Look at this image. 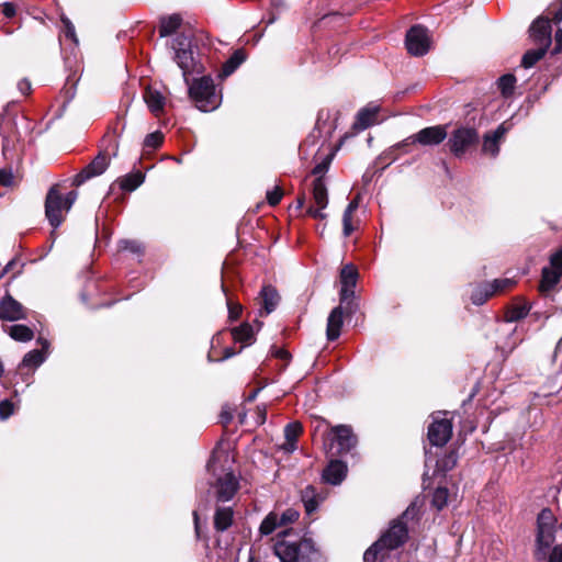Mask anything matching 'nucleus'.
I'll return each mask as SVG.
<instances>
[{"mask_svg":"<svg viewBox=\"0 0 562 562\" xmlns=\"http://www.w3.org/2000/svg\"><path fill=\"white\" fill-rule=\"evenodd\" d=\"M419 513L418 502L414 501L402 514L394 519L390 528L363 554V562H385L390 551L403 546L408 538V522Z\"/></svg>","mask_w":562,"mask_h":562,"instance_id":"obj_1","label":"nucleus"},{"mask_svg":"<svg viewBox=\"0 0 562 562\" xmlns=\"http://www.w3.org/2000/svg\"><path fill=\"white\" fill-rule=\"evenodd\" d=\"M498 88L504 97H509L514 92L516 78L514 75L507 74L498 79Z\"/></svg>","mask_w":562,"mask_h":562,"instance_id":"obj_37","label":"nucleus"},{"mask_svg":"<svg viewBox=\"0 0 562 562\" xmlns=\"http://www.w3.org/2000/svg\"><path fill=\"white\" fill-rule=\"evenodd\" d=\"M233 509L231 507H217L214 516V527L217 531L227 530L233 522Z\"/></svg>","mask_w":562,"mask_h":562,"instance_id":"obj_28","label":"nucleus"},{"mask_svg":"<svg viewBox=\"0 0 562 562\" xmlns=\"http://www.w3.org/2000/svg\"><path fill=\"white\" fill-rule=\"evenodd\" d=\"M109 166V159L105 155H98L86 168H83L75 178V184L80 186L88 179L102 175Z\"/></svg>","mask_w":562,"mask_h":562,"instance_id":"obj_18","label":"nucleus"},{"mask_svg":"<svg viewBox=\"0 0 562 562\" xmlns=\"http://www.w3.org/2000/svg\"><path fill=\"white\" fill-rule=\"evenodd\" d=\"M63 22L65 24V34H66V36L71 38L74 42L77 43L76 32H75L74 24L68 19H63Z\"/></svg>","mask_w":562,"mask_h":562,"instance_id":"obj_51","label":"nucleus"},{"mask_svg":"<svg viewBox=\"0 0 562 562\" xmlns=\"http://www.w3.org/2000/svg\"><path fill=\"white\" fill-rule=\"evenodd\" d=\"M553 21L560 23L562 21V1L560 8L553 14Z\"/></svg>","mask_w":562,"mask_h":562,"instance_id":"obj_58","label":"nucleus"},{"mask_svg":"<svg viewBox=\"0 0 562 562\" xmlns=\"http://www.w3.org/2000/svg\"><path fill=\"white\" fill-rule=\"evenodd\" d=\"M330 434L331 449L336 448L337 453L349 452L357 443V437L349 426L339 425L333 427Z\"/></svg>","mask_w":562,"mask_h":562,"instance_id":"obj_13","label":"nucleus"},{"mask_svg":"<svg viewBox=\"0 0 562 562\" xmlns=\"http://www.w3.org/2000/svg\"><path fill=\"white\" fill-rule=\"evenodd\" d=\"M233 339L237 342L250 345L254 341V330L249 324H241L232 329Z\"/></svg>","mask_w":562,"mask_h":562,"instance_id":"obj_31","label":"nucleus"},{"mask_svg":"<svg viewBox=\"0 0 562 562\" xmlns=\"http://www.w3.org/2000/svg\"><path fill=\"white\" fill-rule=\"evenodd\" d=\"M273 550L281 562H317L322 557L311 537H299L292 530L279 535Z\"/></svg>","mask_w":562,"mask_h":562,"instance_id":"obj_2","label":"nucleus"},{"mask_svg":"<svg viewBox=\"0 0 562 562\" xmlns=\"http://www.w3.org/2000/svg\"><path fill=\"white\" fill-rule=\"evenodd\" d=\"M530 37L538 46L551 45V23L549 19L538 18L530 26Z\"/></svg>","mask_w":562,"mask_h":562,"instance_id":"obj_16","label":"nucleus"},{"mask_svg":"<svg viewBox=\"0 0 562 562\" xmlns=\"http://www.w3.org/2000/svg\"><path fill=\"white\" fill-rule=\"evenodd\" d=\"M246 59V55L241 49H237L234 54L224 63L222 72L224 76L232 75Z\"/></svg>","mask_w":562,"mask_h":562,"instance_id":"obj_33","label":"nucleus"},{"mask_svg":"<svg viewBox=\"0 0 562 562\" xmlns=\"http://www.w3.org/2000/svg\"><path fill=\"white\" fill-rule=\"evenodd\" d=\"M347 314L346 304L336 306L329 314L327 319V338L333 341L340 336V330L344 325V315Z\"/></svg>","mask_w":562,"mask_h":562,"instance_id":"obj_20","label":"nucleus"},{"mask_svg":"<svg viewBox=\"0 0 562 562\" xmlns=\"http://www.w3.org/2000/svg\"><path fill=\"white\" fill-rule=\"evenodd\" d=\"M8 154V145L7 142L3 143V155L7 156Z\"/></svg>","mask_w":562,"mask_h":562,"instance_id":"obj_63","label":"nucleus"},{"mask_svg":"<svg viewBox=\"0 0 562 562\" xmlns=\"http://www.w3.org/2000/svg\"><path fill=\"white\" fill-rule=\"evenodd\" d=\"M45 361V355L43 353L42 350H31L29 351L23 360H22V364L24 367H38L41 366L43 362Z\"/></svg>","mask_w":562,"mask_h":562,"instance_id":"obj_38","label":"nucleus"},{"mask_svg":"<svg viewBox=\"0 0 562 562\" xmlns=\"http://www.w3.org/2000/svg\"><path fill=\"white\" fill-rule=\"evenodd\" d=\"M260 299H261L262 307L265 310L266 315H268L272 311H274L280 301V296H279L277 290L271 285L262 286V289L260 291Z\"/></svg>","mask_w":562,"mask_h":562,"instance_id":"obj_27","label":"nucleus"},{"mask_svg":"<svg viewBox=\"0 0 562 562\" xmlns=\"http://www.w3.org/2000/svg\"><path fill=\"white\" fill-rule=\"evenodd\" d=\"M449 492L446 487H438L432 494V505L438 509H442L448 503Z\"/></svg>","mask_w":562,"mask_h":562,"instance_id":"obj_39","label":"nucleus"},{"mask_svg":"<svg viewBox=\"0 0 562 562\" xmlns=\"http://www.w3.org/2000/svg\"><path fill=\"white\" fill-rule=\"evenodd\" d=\"M514 284L515 281L513 279H496L490 283V286L493 289V294H495L510 289Z\"/></svg>","mask_w":562,"mask_h":562,"instance_id":"obj_41","label":"nucleus"},{"mask_svg":"<svg viewBox=\"0 0 562 562\" xmlns=\"http://www.w3.org/2000/svg\"><path fill=\"white\" fill-rule=\"evenodd\" d=\"M358 271L351 263L346 265L340 271V303L346 304L348 314H353L357 311V305L352 302L355 295V288L357 284Z\"/></svg>","mask_w":562,"mask_h":562,"instance_id":"obj_5","label":"nucleus"},{"mask_svg":"<svg viewBox=\"0 0 562 562\" xmlns=\"http://www.w3.org/2000/svg\"><path fill=\"white\" fill-rule=\"evenodd\" d=\"M144 182V176L139 172L127 175L120 181V187L124 191H134Z\"/></svg>","mask_w":562,"mask_h":562,"instance_id":"obj_36","label":"nucleus"},{"mask_svg":"<svg viewBox=\"0 0 562 562\" xmlns=\"http://www.w3.org/2000/svg\"><path fill=\"white\" fill-rule=\"evenodd\" d=\"M477 142L479 134L475 128L460 127L452 132L448 145L456 157H462Z\"/></svg>","mask_w":562,"mask_h":562,"instance_id":"obj_6","label":"nucleus"},{"mask_svg":"<svg viewBox=\"0 0 562 562\" xmlns=\"http://www.w3.org/2000/svg\"><path fill=\"white\" fill-rule=\"evenodd\" d=\"M346 473V464L339 460H333L323 471V479L329 484L338 485L345 479Z\"/></svg>","mask_w":562,"mask_h":562,"instance_id":"obj_21","label":"nucleus"},{"mask_svg":"<svg viewBox=\"0 0 562 562\" xmlns=\"http://www.w3.org/2000/svg\"><path fill=\"white\" fill-rule=\"evenodd\" d=\"M561 347H562V337L559 339L558 345H557V348H561Z\"/></svg>","mask_w":562,"mask_h":562,"instance_id":"obj_64","label":"nucleus"},{"mask_svg":"<svg viewBox=\"0 0 562 562\" xmlns=\"http://www.w3.org/2000/svg\"><path fill=\"white\" fill-rule=\"evenodd\" d=\"M7 331L10 337L16 341L25 342L32 340L34 337L33 330L30 327L21 324L8 327Z\"/></svg>","mask_w":562,"mask_h":562,"instance_id":"obj_30","label":"nucleus"},{"mask_svg":"<svg viewBox=\"0 0 562 562\" xmlns=\"http://www.w3.org/2000/svg\"><path fill=\"white\" fill-rule=\"evenodd\" d=\"M13 413L14 406L10 401L4 400L0 402V418L2 420L8 419Z\"/></svg>","mask_w":562,"mask_h":562,"instance_id":"obj_45","label":"nucleus"},{"mask_svg":"<svg viewBox=\"0 0 562 562\" xmlns=\"http://www.w3.org/2000/svg\"><path fill=\"white\" fill-rule=\"evenodd\" d=\"M562 271L552 267H544L542 269L541 281L539 289L541 292H548L552 290L561 280Z\"/></svg>","mask_w":562,"mask_h":562,"instance_id":"obj_26","label":"nucleus"},{"mask_svg":"<svg viewBox=\"0 0 562 562\" xmlns=\"http://www.w3.org/2000/svg\"><path fill=\"white\" fill-rule=\"evenodd\" d=\"M181 25V18L178 14H172L160 20L159 35L161 37L170 36Z\"/></svg>","mask_w":562,"mask_h":562,"instance_id":"obj_29","label":"nucleus"},{"mask_svg":"<svg viewBox=\"0 0 562 562\" xmlns=\"http://www.w3.org/2000/svg\"><path fill=\"white\" fill-rule=\"evenodd\" d=\"M12 180H13V176H12L11 171L0 170V183L2 186H5V187L11 186Z\"/></svg>","mask_w":562,"mask_h":562,"instance_id":"obj_53","label":"nucleus"},{"mask_svg":"<svg viewBox=\"0 0 562 562\" xmlns=\"http://www.w3.org/2000/svg\"><path fill=\"white\" fill-rule=\"evenodd\" d=\"M162 140H164L162 133L157 131V132L150 133L146 136V138L144 140V146L146 148L156 149L162 144Z\"/></svg>","mask_w":562,"mask_h":562,"instance_id":"obj_40","label":"nucleus"},{"mask_svg":"<svg viewBox=\"0 0 562 562\" xmlns=\"http://www.w3.org/2000/svg\"><path fill=\"white\" fill-rule=\"evenodd\" d=\"M550 267L562 271V247L551 255L550 257Z\"/></svg>","mask_w":562,"mask_h":562,"instance_id":"obj_47","label":"nucleus"},{"mask_svg":"<svg viewBox=\"0 0 562 562\" xmlns=\"http://www.w3.org/2000/svg\"><path fill=\"white\" fill-rule=\"evenodd\" d=\"M562 531V522L557 526V518L550 508H543L537 517V537L535 557L538 561L547 560L548 551L555 541V532Z\"/></svg>","mask_w":562,"mask_h":562,"instance_id":"obj_3","label":"nucleus"},{"mask_svg":"<svg viewBox=\"0 0 562 562\" xmlns=\"http://www.w3.org/2000/svg\"><path fill=\"white\" fill-rule=\"evenodd\" d=\"M193 515H194L195 532L199 536V524H198L199 518H198L196 512H194Z\"/></svg>","mask_w":562,"mask_h":562,"instance_id":"obj_62","label":"nucleus"},{"mask_svg":"<svg viewBox=\"0 0 562 562\" xmlns=\"http://www.w3.org/2000/svg\"><path fill=\"white\" fill-rule=\"evenodd\" d=\"M331 162V155H327L321 162H318L314 168L312 173L316 176V178H322L325 172L328 170L329 165Z\"/></svg>","mask_w":562,"mask_h":562,"instance_id":"obj_42","label":"nucleus"},{"mask_svg":"<svg viewBox=\"0 0 562 562\" xmlns=\"http://www.w3.org/2000/svg\"><path fill=\"white\" fill-rule=\"evenodd\" d=\"M355 212H349V210H345L344 212V215H342V232H344V235L345 237H348L352 234V232L355 231V226L352 225L351 223V220H352V214Z\"/></svg>","mask_w":562,"mask_h":562,"instance_id":"obj_43","label":"nucleus"},{"mask_svg":"<svg viewBox=\"0 0 562 562\" xmlns=\"http://www.w3.org/2000/svg\"><path fill=\"white\" fill-rule=\"evenodd\" d=\"M405 45L411 55L423 56L430 48V38L427 30L420 25L412 26L405 38Z\"/></svg>","mask_w":562,"mask_h":562,"instance_id":"obj_9","label":"nucleus"},{"mask_svg":"<svg viewBox=\"0 0 562 562\" xmlns=\"http://www.w3.org/2000/svg\"><path fill=\"white\" fill-rule=\"evenodd\" d=\"M492 295H493V289L490 286V283H482L472 290L471 301L475 305H482Z\"/></svg>","mask_w":562,"mask_h":562,"instance_id":"obj_32","label":"nucleus"},{"mask_svg":"<svg viewBox=\"0 0 562 562\" xmlns=\"http://www.w3.org/2000/svg\"><path fill=\"white\" fill-rule=\"evenodd\" d=\"M228 314L232 319H237L241 313V305L227 301Z\"/></svg>","mask_w":562,"mask_h":562,"instance_id":"obj_50","label":"nucleus"},{"mask_svg":"<svg viewBox=\"0 0 562 562\" xmlns=\"http://www.w3.org/2000/svg\"><path fill=\"white\" fill-rule=\"evenodd\" d=\"M19 91L26 95L31 92V82L27 79H22L18 82Z\"/></svg>","mask_w":562,"mask_h":562,"instance_id":"obj_55","label":"nucleus"},{"mask_svg":"<svg viewBox=\"0 0 562 562\" xmlns=\"http://www.w3.org/2000/svg\"><path fill=\"white\" fill-rule=\"evenodd\" d=\"M66 213L63 195L56 187L50 188L45 201V214L49 224L55 228L58 227L63 223Z\"/></svg>","mask_w":562,"mask_h":562,"instance_id":"obj_11","label":"nucleus"},{"mask_svg":"<svg viewBox=\"0 0 562 562\" xmlns=\"http://www.w3.org/2000/svg\"><path fill=\"white\" fill-rule=\"evenodd\" d=\"M360 194H357L346 207L349 212H356L359 207Z\"/></svg>","mask_w":562,"mask_h":562,"instance_id":"obj_57","label":"nucleus"},{"mask_svg":"<svg viewBox=\"0 0 562 562\" xmlns=\"http://www.w3.org/2000/svg\"><path fill=\"white\" fill-rule=\"evenodd\" d=\"M548 48L546 46H538L536 49L527 50L522 56L521 66L531 68L546 55Z\"/></svg>","mask_w":562,"mask_h":562,"instance_id":"obj_34","label":"nucleus"},{"mask_svg":"<svg viewBox=\"0 0 562 562\" xmlns=\"http://www.w3.org/2000/svg\"><path fill=\"white\" fill-rule=\"evenodd\" d=\"M530 306L528 303L515 304L508 308L506 319L508 322H517L526 317L529 313Z\"/></svg>","mask_w":562,"mask_h":562,"instance_id":"obj_35","label":"nucleus"},{"mask_svg":"<svg viewBox=\"0 0 562 562\" xmlns=\"http://www.w3.org/2000/svg\"><path fill=\"white\" fill-rule=\"evenodd\" d=\"M507 133L504 124H501L493 133L486 134L483 142V151L495 157L499 151V142Z\"/></svg>","mask_w":562,"mask_h":562,"instance_id":"obj_23","label":"nucleus"},{"mask_svg":"<svg viewBox=\"0 0 562 562\" xmlns=\"http://www.w3.org/2000/svg\"><path fill=\"white\" fill-rule=\"evenodd\" d=\"M235 355V351L232 348H226L224 351V356L221 358V360L228 359Z\"/></svg>","mask_w":562,"mask_h":562,"instance_id":"obj_59","label":"nucleus"},{"mask_svg":"<svg viewBox=\"0 0 562 562\" xmlns=\"http://www.w3.org/2000/svg\"><path fill=\"white\" fill-rule=\"evenodd\" d=\"M2 13L4 14L5 18L10 19L12 16H14L15 14V8L12 3H4L3 4V9H2Z\"/></svg>","mask_w":562,"mask_h":562,"instance_id":"obj_56","label":"nucleus"},{"mask_svg":"<svg viewBox=\"0 0 562 562\" xmlns=\"http://www.w3.org/2000/svg\"><path fill=\"white\" fill-rule=\"evenodd\" d=\"M77 196H78V193L76 191H69L65 196L63 195V202L65 203V212L70 211Z\"/></svg>","mask_w":562,"mask_h":562,"instance_id":"obj_49","label":"nucleus"},{"mask_svg":"<svg viewBox=\"0 0 562 562\" xmlns=\"http://www.w3.org/2000/svg\"><path fill=\"white\" fill-rule=\"evenodd\" d=\"M302 425L299 422L290 423L284 428L285 442L282 449L286 452H293L296 449V441L302 434Z\"/></svg>","mask_w":562,"mask_h":562,"instance_id":"obj_25","label":"nucleus"},{"mask_svg":"<svg viewBox=\"0 0 562 562\" xmlns=\"http://www.w3.org/2000/svg\"><path fill=\"white\" fill-rule=\"evenodd\" d=\"M300 517L295 508H286L282 513L271 512L262 520L259 531L261 535H271L279 527H286L295 522Z\"/></svg>","mask_w":562,"mask_h":562,"instance_id":"obj_7","label":"nucleus"},{"mask_svg":"<svg viewBox=\"0 0 562 562\" xmlns=\"http://www.w3.org/2000/svg\"><path fill=\"white\" fill-rule=\"evenodd\" d=\"M548 562H562V544L554 546L551 552L548 551Z\"/></svg>","mask_w":562,"mask_h":562,"instance_id":"obj_46","label":"nucleus"},{"mask_svg":"<svg viewBox=\"0 0 562 562\" xmlns=\"http://www.w3.org/2000/svg\"><path fill=\"white\" fill-rule=\"evenodd\" d=\"M238 480L233 472H227L217 480L216 498L218 502L231 501L238 490Z\"/></svg>","mask_w":562,"mask_h":562,"instance_id":"obj_17","label":"nucleus"},{"mask_svg":"<svg viewBox=\"0 0 562 562\" xmlns=\"http://www.w3.org/2000/svg\"><path fill=\"white\" fill-rule=\"evenodd\" d=\"M177 47L175 60L179 68L182 70L186 83H189L188 76L191 72L196 71V65L193 58V53L189 49L190 42L186 36L178 37L176 40Z\"/></svg>","mask_w":562,"mask_h":562,"instance_id":"obj_10","label":"nucleus"},{"mask_svg":"<svg viewBox=\"0 0 562 562\" xmlns=\"http://www.w3.org/2000/svg\"><path fill=\"white\" fill-rule=\"evenodd\" d=\"M143 98L154 115L159 116L162 113L165 108V97L158 90L148 87L145 89Z\"/></svg>","mask_w":562,"mask_h":562,"instance_id":"obj_24","label":"nucleus"},{"mask_svg":"<svg viewBox=\"0 0 562 562\" xmlns=\"http://www.w3.org/2000/svg\"><path fill=\"white\" fill-rule=\"evenodd\" d=\"M379 111L380 106L373 103H369L364 108L360 109L352 125L353 130L364 131L378 123Z\"/></svg>","mask_w":562,"mask_h":562,"instance_id":"obj_19","label":"nucleus"},{"mask_svg":"<svg viewBox=\"0 0 562 562\" xmlns=\"http://www.w3.org/2000/svg\"><path fill=\"white\" fill-rule=\"evenodd\" d=\"M555 46L554 48L552 49V54L553 55H558L562 52V29H559L557 32H555Z\"/></svg>","mask_w":562,"mask_h":562,"instance_id":"obj_52","label":"nucleus"},{"mask_svg":"<svg viewBox=\"0 0 562 562\" xmlns=\"http://www.w3.org/2000/svg\"><path fill=\"white\" fill-rule=\"evenodd\" d=\"M283 195L280 187H276L273 190L267 192V201L271 206L279 204Z\"/></svg>","mask_w":562,"mask_h":562,"instance_id":"obj_44","label":"nucleus"},{"mask_svg":"<svg viewBox=\"0 0 562 562\" xmlns=\"http://www.w3.org/2000/svg\"><path fill=\"white\" fill-rule=\"evenodd\" d=\"M119 247L122 250H130L132 252H139L140 246L134 240H121Z\"/></svg>","mask_w":562,"mask_h":562,"instance_id":"obj_48","label":"nucleus"},{"mask_svg":"<svg viewBox=\"0 0 562 562\" xmlns=\"http://www.w3.org/2000/svg\"><path fill=\"white\" fill-rule=\"evenodd\" d=\"M445 125H435L420 130L405 139L406 144H420L423 146H435L442 143L447 137Z\"/></svg>","mask_w":562,"mask_h":562,"instance_id":"obj_12","label":"nucleus"},{"mask_svg":"<svg viewBox=\"0 0 562 562\" xmlns=\"http://www.w3.org/2000/svg\"><path fill=\"white\" fill-rule=\"evenodd\" d=\"M452 436V423L450 419H434L428 427V440L432 446H445Z\"/></svg>","mask_w":562,"mask_h":562,"instance_id":"obj_14","label":"nucleus"},{"mask_svg":"<svg viewBox=\"0 0 562 562\" xmlns=\"http://www.w3.org/2000/svg\"><path fill=\"white\" fill-rule=\"evenodd\" d=\"M304 203H305L304 196H299L297 200H296L295 209L296 210L303 209Z\"/></svg>","mask_w":562,"mask_h":562,"instance_id":"obj_60","label":"nucleus"},{"mask_svg":"<svg viewBox=\"0 0 562 562\" xmlns=\"http://www.w3.org/2000/svg\"><path fill=\"white\" fill-rule=\"evenodd\" d=\"M187 85L189 97L200 111L211 112L221 105L222 95L216 91L212 77L203 76Z\"/></svg>","mask_w":562,"mask_h":562,"instance_id":"obj_4","label":"nucleus"},{"mask_svg":"<svg viewBox=\"0 0 562 562\" xmlns=\"http://www.w3.org/2000/svg\"><path fill=\"white\" fill-rule=\"evenodd\" d=\"M312 199L313 204L306 209L305 214L313 218L325 220L327 214L324 213V210L328 205V193L324 179L316 178L313 181Z\"/></svg>","mask_w":562,"mask_h":562,"instance_id":"obj_8","label":"nucleus"},{"mask_svg":"<svg viewBox=\"0 0 562 562\" xmlns=\"http://www.w3.org/2000/svg\"><path fill=\"white\" fill-rule=\"evenodd\" d=\"M301 499L306 514L311 516L318 509L325 497L321 493H317L314 486L307 485L301 493Z\"/></svg>","mask_w":562,"mask_h":562,"instance_id":"obj_22","label":"nucleus"},{"mask_svg":"<svg viewBox=\"0 0 562 562\" xmlns=\"http://www.w3.org/2000/svg\"><path fill=\"white\" fill-rule=\"evenodd\" d=\"M443 462V465L442 468L445 470H450L454 467V464L457 463V457L453 452L449 453L445 460L442 461Z\"/></svg>","mask_w":562,"mask_h":562,"instance_id":"obj_54","label":"nucleus"},{"mask_svg":"<svg viewBox=\"0 0 562 562\" xmlns=\"http://www.w3.org/2000/svg\"><path fill=\"white\" fill-rule=\"evenodd\" d=\"M38 342L42 345V351L47 350L49 342L44 338H38Z\"/></svg>","mask_w":562,"mask_h":562,"instance_id":"obj_61","label":"nucleus"},{"mask_svg":"<svg viewBox=\"0 0 562 562\" xmlns=\"http://www.w3.org/2000/svg\"><path fill=\"white\" fill-rule=\"evenodd\" d=\"M26 318V312L23 305L13 299L10 294L0 300V319L5 322H15Z\"/></svg>","mask_w":562,"mask_h":562,"instance_id":"obj_15","label":"nucleus"}]
</instances>
